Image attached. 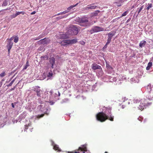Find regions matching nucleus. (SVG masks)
<instances>
[{
  "instance_id": "nucleus-1",
  "label": "nucleus",
  "mask_w": 153,
  "mask_h": 153,
  "mask_svg": "<svg viewBox=\"0 0 153 153\" xmlns=\"http://www.w3.org/2000/svg\"><path fill=\"white\" fill-rule=\"evenodd\" d=\"M107 111L108 113H107V111L105 113L103 112H99L96 115L97 120L101 122H103L105 121L107 119H109L111 121H113L114 120V116L110 115L111 113V109L108 108Z\"/></svg>"
},
{
  "instance_id": "nucleus-2",
  "label": "nucleus",
  "mask_w": 153,
  "mask_h": 153,
  "mask_svg": "<svg viewBox=\"0 0 153 153\" xmlns=\"http://www.w3.org/2000/svg\"><path fill=\"white\" fill-rule=\"evenodd\" d=\"M134 103H137L140 102L139 107H138V109L140 110H142L144 108H146L147 106L150 105L151 104V102H148L147 100L143 99H142L140 101H139L137 99H134Z\"/></svg>"
},
{
  "instance_id": "nucleus-3",
  "label": "nucleus",
  "mask_w": 153,
  "mask_h": 153,
  "mask_svg": "<svg viewBox=\"0 0 153 153\" xmlns=\"http://www.w3.org/2000/svg\"><path fill=\"white\" fill-rule=\"evenodd\" d=\"M36 92V94L39 98V100H41L45 98L44 97L43 92L40 89V87L38 86H36L33 89Z\"/></svg>"
},
{
  "instance_id": "nucleus-4",
  "label": "nucleus",
  "mask_w": 153,
  "mask_h": 153,
  "mask_svg": "<svg viewBox=\"0 0 153 153\" xmlns=\"http://www.w3.org/2000/svg\"><path fill=\"white\" fill-rule=\"evenodd\" d=\"M78 33V29L76 26L72 25L68 30L67 34L70 35H76Z\"/></svg>"
},
{
  "instance_id": "nucleus-5",
  "label": "nucleus",
  "mask_w": 153,
  "mask_h": 153,
  "mask_svg": "<svg viewBox=\"0 0 153 153\" xmlns=\"http://www.w3.org/2000/svg\"><path fill=\"white\" fill-rule=\"evenodd\" d=\"M79 25L83 27H89L91 25L88 19L85 18H82L79 19Z\"/></svg>"
},
{
  "instance_id": "nucleus-6",
  "label": "nucleus",
  "mask_w": 153,
  "mask_h": 153,
  "mask_svg": "<svg viewBox=\"0 0 153 153\" xmlns=\"http://www.w3.org/2000/svg\"><path fill=\"white\" fill-rule=\"evenodd\" d=\"M104 29L102 27L97 26H93L91 29L89 31L90 33L92 34L95 33L104 31Z\"/></svg>"
},
{
  "instance_id": "nucleus-7",
  "label": "nucleus",
  "mask_w": 153,
  "mask_h": 153,
  "mask_svg": "<svg viewBox=\"0 0 153 153\" xmlns=\"http://www.w3.org/2000/svg\"><path fill=\"white\" fill-rule=\"evenodd\" d=\"M77 42V41L76 39H74L71 40H64L61 42L60 43L62 45L65 46L67 45L76 43Z\"/></svg>"
},
{
  "instance_id": "nucleus-8",
  "label": "nucleus",
  "mask_w": 153,
  "mask_h": 153,
  "mask_svg": "<svg viewBox=\"0 0 153 153\" xmlns=\"http://www.w3.org/2000/svg\"><path fill=\"white\" fill-rule=\"evenodd\" d=\"M38 108L44 114H48L50 109L49 108H44L43 105H41L38 106Z\"/></svg>"
},
{
  "instance_id": "nucleus-9",
  "label": "nucleus",
  "mask_w": 153,
  "mask_h": 153,
  "mask_svg": "<svg viewBox=\"0 0 153 153\" xmlns=\"http://www.w3.org/2000/svg\"><path fill=\"white\" fill-rule=\"evenodd\" d=\"M87 144H85L81 146L79 148L78 150L81 151H83V153H89L88 152L87 148Z\"/></svg>"
},
{
  "instance_id": "nucleus-10",
  "label": "nucleus",
  "mask_w": 153,
  "mask_h": 153,
  "mask_svg": "<svg viewBox=\"0 0 153 153\" xmlns=\"http://www.w3.org/2000/svg\"><path fill=\"white\" fill-rule=\"evenodd\" d=\"M49 93L50 95H53L54 97L59 96L60 95V92L57 90H55L54 91L52 90L49 92Z\"/></svg>"
},
{
  "instance_id": "nucleus-11",
  "label": "nucleus",
  "mask_w": 153,
  "mask_h": 153,
  "mask_svg": "<svg viewBox=\"0 0 153 153\" xmlns=\"http://www.w3.org/2000/svg\"><path fill=\"white\" fill-rule=\"evenodd\" d=\"M50 42V40L48 39L45 38L40 40L39 41V43L41 44H47Z\"/></svg>"
},
{
  "instance_id": "nucleus-12",
  "label": "nucleus",
  "mask_w": 153,
  "mask_h": 153,
  "mask_svg": "<svg viewBox=\"0 0 153 153\" xmlns=\"http://www.w3.org/2000/svg\"><path fill=\"white\" fill-rule=\"evenodd\" d=\"M49 62L50 64L51 65V67L52 68H54L56 66L55 63V59L52 57L49 59Z\"/></svg>"
},
{
  "instance_id": "nucleus-13",
  "label": "nucleus",
  "mask_w": 153,
  "mask_h": 153,
  "mask_svg": "<svg viewBox=\"0 0 153 153\" xmlns=\"http://www.w3.org/2000/svg\"><path fill=\"white\" fill-rule=\"evenodd\" d=\"M94 4H92L90 5H88L86 7L84 8L85 10H87L89 9H95L97 7V6L95 5H94Z\"/></svg>"
},
{
  "instance_id": "nucleus-14",
  "label": "nucleus",
  "mask_w": 153,
  "mask_h": 153,
  "mask_svg": "<svg viewBox=\"0 0 153 153\" xmlns=\"http://www.w3.org/2000/svg\"><path fill=\"white\" fill-rule=\"evenodd\" d=\"M13 42H12L10 41L8 42V43L7 45V47L9 53H10V50L13 46Z\"/></svg>"
},
{
  "instance_id": "nucleus-15",
  "label": "nucleus",
  "mask_w": 153,
  "mask_h": 153,
  "mask_svg": "<svg viewBox=\"0 0 153 153\" xmlns=\"http://www.w3.org/2000/svg\"><path fill=\"white\" fill-rule=\"evenodd\" d=\"M69 37V36L68 34H60L59 38L61 39H65Z\"/></svg>"
},
{
  "instance_id": "nucleus-16",
  "label": "nucleus",
  "mask_w": 153,
  "mask_h": 153,
  "mask_svg": "<svg viewBox=\"0 0 153 153\" xmlns=\"http://www.w3.org/2000/svg\"><path fill=\"white\" fill-rule=\"evenodd\" d=\"M92 69L94 70L99 69L100 68V66L96 64H92Z\"/></svg>"
},
{
  "instance_id": "nucleus-17",
  "label": "nucleus",
  "mask_w": 153,
  "mask_h": 153,
  "mask_svg": "<svg viewBox=\"0 0 153 153\" xmlns=\"http://www.w3.org/2000/svg\"><path fill=\"white\" fill-rule=\"evenodd\" d=\"M26 115V113L25 112H23V113L21 114L19 117V119L20 120L19 121H20L22 119L25 118Z\"/></svg>"
},
{
  "instance_id": "nucleus-18",
  "label": "nucleus",
  "mask_w": 153,
  "mask_h": 153,
  "mask_svg": "<svg viewBox=\"0 0 153 153\" xmlns=\"http://www.w3.org/2000/svg\"><path fill=\"white\" fill-rule=\"evenodd\" d=\"M146 43V42L145 41H142L140 42L139 44V46L142 48L145 45Z\"/></svg>"
},
{
  "instance_id": "nucleus-19",
  "label": "nucleus",
  "mask_w": 153,
  "mask_h": 153,
  "mask_svg": "<svg viewBox=\"0 0 153 153\" xmlns=\"http://www.w3.org/2000/svg\"><path fill=\"white\" fill-rule=\"evenodd\" d=\"M52 145H53V149L56 150H58V151H60V150L59 149L58 146L57 145H54V142H53L52 143Z\"/></svg>"
},
{
  "instance_id": "nucleus-20",
  "label": "nucleus",
  "mask_w": 153,
  "mask_h": 153,
  "mask_svg": "<svg viewBox=\"0 0 153 153\" xmlns=\"http://www.w3.org/2000/svg\"><path fill=\"white\" fill-rule=\"evenodd\" d=\"M152 65V62H149L148 64L147 67L146 68V70H149L150 68Z\"/></svg>"
},
{
  "instance_id": "nucleus-21",
  "label": "nucleus",
  "mask_w": 153,
  "mask_h": 153,
  "mask_svg": "<svg viewBox=\"0 0 153 153\" xmlns=\"http://www.w3.org/2000/svg\"><path fill=\"white\" fill-rule=\"evenodd\" d=\"M78 4V3H77V4H75L74 5H72L70 6V7H69L68 8L67 10H67V11H68V12H69L70 11V10L71 9H72L73 7L76 6Z\"/></svg>"
},
{
  "instance_id": "nucleus-22",
  "label": "nucleus",
  "mask_w": 153,
  "mask_h": 153,
  "mask_svg": "<svg viewBox=\"0 0 153 153\" xmlns=\"http://www.w3.org/2000/svg\"><path fill=\"white\" fill-rule=\"evenodd\" d=\"M146 89L147 91L149 92H150L151 91V87L150 84H149L146 87Z\"/></svg>"
},
{
  "instance_id": "nucleus-23",
  "label": "nucleus",
  "mask_w": 153,
  "mask_h": 153,
  "mask_svg": "<svg viewBox=\"0 0 153 153\" xmlns=\"http://www.w3.org/2000/svg\"><path fill=\"white\" fill-rule=\"evenodd\" d=\"M68 16V15H65V16H58V17H57L56 19H57V20H59L60 19H62L64 18H65L67 17V16Z\"/></svg>"
},
{
  "instance_id": "nucleus-24",
  "label": "nucleus",
  "mask_w": 153,
  "mask_h": 153,
  "mask_svg": "<svg viewBox=\"0 0 153 153\" xmlns=\"http://www.w3.org/2000/svg\"><path fill=\"white\" fill-rule=\"evenodd\" d=\"M115 32H111L109 33L108 34V36H111V37L112 38V37L114 35Z\"/></svg>"
},
{
  "instance_id": "nucleus-25",
  "label": "nucleus",
  "mask_w": 153,
  "mask_h": 153,
  "mask_svg": "<svg viewBox=\"0 0 153 153\" xmlns=\"http://www.w3.org/2000/svg\"><path fill=\"white\" fill-rule=\"evenodd\" d=\"M14 42L16 43L18 42L19 38L17 36H14Z\"/></svg>"
},
{
  "instance_id": "nucleus-26",
  "label": "nucleus",
  "mask_w": 153,
  "mask_h": 153,
  "mask_svg": "<svg viewBox=\"0 0 153 153\" xmlns=\"http://www.w3.org/2000/svg\"><path fill=\"white\" fill-rule=\"evenodd\" d=\"M112 38L111 37V36H108V38L107 39V41L106 42V45H108L110 42Z\"/></svg>"
},
{
  "instance_id": "nucleus-27",
  "label": "nucleus",
  "mask_w": 153,
  "mask_h": 153,
  "mask_svg": "<svg viewBox=\"0 0 153 153\" xmlns=\"http://www.w3.org/2000/svg\"><path fill=\"white\" fill-rule=\"evenodd\" d=\"M25 13L24 11H21V12H16V15H17V16L18 15H19L21 14H22V15H24L25 14Z\"/></svg>"
},
{
  "instance_id": "nucleus-28",
  "label": "nucleus",
  "mask_w": 153,
  "mask_h": 153,
  "mask_svg": "<svg viewBox=\"0 0 153 153\" xmlns=\"http://www.w3.org/2000/svg\"><path fill=\"white\" fill-rule=\"evenodd\" d=\"M143 7V6H142L138 8L137 9L138 10V14L142 10Z\"/></svg>"
},
{
  "instance_id": "nucleus-29",
  "label": "nucleus",
  "mask_w": 153,
  "mask_h": 153,
  "mask_svg": "<svg viewBox=\"0 0 153 153\" xmlns=\"http://www.w3.org/2000/svg\"><path fill=\"white\" fill-rule=\"evenodd\" d=\"M6 75L5 72L4 71L2 73L0 74V76L1 77H3Z\"/></svg>"
},
{
  "instance_id": "nucleus-30",
  "label": "nucleus",
  "mask_w": 153,
  "mask_h": 153,
  "mask_svg": "<svg viewBox=\"0 0 153 153\" xmlns=\"http://www.w3.org/2000/svg\"><path fill=\"white\" fill-rule=\"evenodd\" d=\"M8 4L7 1V0H4L3 2L2 5L6 6Z\"/></svg>"
},
{
  "instance_id": "nucleus-31",
  "label": "nucleus",
  "mask_w": 153,
  "mask_h": 153,
  "mask_svg": "<svg viewBox=\"0 0 153 153\" xmlns=\"http://www.w3.org/2000/svg\"><path fill=\"white\" fill-rule=\"evenodd\" d=\"M29 66V65L28 62V61H27L26 62L25 65V67H24V68H23V69L24 70L26 69L27 68V67L28 66Z\"/></svg>"
},
{
  "instance_id": "nucleus-32",
  "label": "nucleus",
  "mask_w": 153,
  "mask_h": 153,
  "mask_svg": "<svg viewBox=\"0 0 153 153\" xmlns=\"http://www.w3.org/2000/svg\"><path fill=\"white\" fill-rule=\"evenodd\" d=\"M128 11H125L124 13H123L122 14V15L121 16H120V17H122L126 16L127 14L128 13Z\"/></svg>"
},
{
  "instance_id": "nucleus-33",
  "label": "nucleus",
  "mask_w": 153,
  "mask_h": 153,
  "mask_svg": "<svg viewBox=\"0 0 153 153\" xmlns=\"http://www.w3.org/2000/svg\"><path fill=\"white\" fill-rule=\"evenodd\" d=\"M148 6L147 8V9L148 10L152 7V4H148Z\"/></svg>"
},
{
  "instance_id": "nucleus-34",
  "label": "nucleus",
  "mask_w": 153,
  "mask_h": 153,
  "mask_svg": "<svg viewBox=\"0 0 153 153\" xmlns=\"http://www.w3.org/2000/svg\"><path fill=\"white\" fill-rule=\"evenodd\" d=\"M100 11L99 10H97L95 11L94 13V15L95 16H97V15L98 13H99Z\"/></svg>"
},
{
  "instance_id": "nucleus-35",
  "label": "nucleus",
  "mask_w": 153,
  "mask_h": 153,
  "mask_svg": "<svg viewBox=\"0 0 153 153\" xmlns=\"http://www.w3.org/2000/svg\"><path fill=\"white\" fill-rule=\"evenodd\" d=\"M53 73L52 72H49L48 75V77H51L53 75Z\"/></svg>"
},
{
  "instance_id": "nucleus-36",
  "label": "nucleus",
  "mask_w": 153,
  "mask_h": 153,
  "mask_svg": "<svg viewBox=\"0 0 153 153\" xmlns=\"http://www.w3.org/2000/svg\"><path fill=\"white\" fill-rule=\"evenodd\" d=\"M16 15V13L14 14H13V15H11V18H14L16 17L17 16V15Z\"/></svg>"
},
{
  "instance_id": "nucleus-37",
  "label": "nucleus",
  "mask_w": 153,
  "mask_h": 153,
  "mask_svg": "<svg viewBox=\"0 0 153 153\" xmlns=\"http://www.w3.org/2000/svg\"><path fill=\"white\" fill-rule=\"evenodd\" d=\"M14 36H13L10 39H8V42H12L11 41L13 40V39H14Z\"/></svg>"
},
{
  "instance_id": "nucleus-38",
  "label": "nucleus",
  "mask_w": 153,
  "mask_h": 153,
  "mask_svg": "<svg viewBox=\"0 0 153 153\" xmlns=\"http://www.w3.org/2000/svg\"><path fill=\"white\" fill-rule=\"evenodd\" d=\"M61 13L62 14V15L68 13V11H67V10H66Z\"/></svg>"
},
{
  "instance_id": "nucleus-39",
  "label": "nucleus",
  "mask_w": 153,
  "mask_h": 153,
  "mask_svg": "<svg viewBox=\"0 0 153 153\" xmlns=\"http://www.w3.org/2000/svg\"><path fill=\"white\" fill-rule=\"evenodd\" d=\"M6 10H7V9H4V10H1V11H0V13H1V14L3 15L5 13V12H4V11Z\"/></svg>"
},
{
  "instance_id": "nucleus-40",
  "label": "nucleus",
  "mask_w": 153,
  "mask_h": 153,
  "mask_svg": "<svg viewBox=\"0 0 153 153\" xmlns=\"http://www.w3.org/2000/svg\"><path fill=\"white\" fill-rule=\"evenodd\" d=\"M44 115L43 114H42L41 115H38L37 117L40 118L42 117Z\"/></svg>"
},
{
  "instance_id": "nucleus-41",
  "label": "nucleus",
  "mask_w": 153,
  "mask_h": 153,
  "mask_svg": "<svg viewBox=\"0 0 153 153\" xmlns=\"http://www.w3.org/2000/svg\"><path fill=\"white\" fill-rule=\"evenodd\" d=\"M106 67L112 69V67L110 66H109L108 65L106 64Z\"/></svg>"
},
{
  "instance_id": "nucleus-42",
  "label": "nucleus",
  "mask_w": 153,
  "mask_h": 153,
  "mask_svg": "<svg viewBox=\"0 0 153 153\" xmlns=\"http://www.w3.org/2000/svg\"><path fill=\"white\" fill-rule=\"evenodd\" d=\"M127 99H128L126 98V97H124V98H123V102H124L125 100H127Z\"/></svg>"
},
{
  "instance_id": "nucleus-43",
  "label": "nucleus",
  "mask_w": 153,
  "mask_h": 153,
  "mask_svg": "<svg viewBox=\"0 0 153 153\" xmlns=\"http://www.w3.org/2000/svg\"><path fill=\"white\" fill-rule=\"evenodd\" d=\"M138 120H139L141 122L142 121V118L141 117H139L138 118Z\"/></svg>"
},
{
  "instance_id": "nucleus-44",
  "label": "nucleus",
  "mask_w": 153,
  "mask_h": 153,
  "mask_svg": "<svg viewBox=\"0 0 153 153\" xmlns=\"http://www.w3.org/2000/svg\"><path fill=\"white\" fill-rule=\"evenodd\" d=\"M12 84H13V83H11V82H10L9 84L7 85V87L10 86L12 85Z\"/></svg>"
},
{
  "instance_id": "nucleus-45",
  "label": "nucleus",
  "mask_w": 153,
  "mask_h": 153,
  "mask_svg": "<svg viewBox=\"0 0 153 153\" xmlns=\"http://www.w3.org/2000/svg\"><path fill=\"white\" fill-rule=\"evenodd\" d=\"M4 79H2V80L0 82L1 85H2L3 82L4 81Z\"/></svg>"
},
{
  "instance_id": "nucleus-46",
  "label": "nucleus",
  "mask_w": 153,
  "mask_h": 153,
  "mask_svg": "<svg viewBox=\"0 0 153 153\" xmlns=\"http://www.w3.org/2000/svg\"><path fill=\"white\" fill-rule=\"evenodd\" d=\"M62 15V13H58V14H57L55 15L54 16H56L59 15Z\"/></svg>"
},
{
  "instance_id": "nucleus-47",
  "label": "nucleus",
  "mask_w": 153,
  "mask_h": 153,
  "mask_svg": "<svg viewBox=\"0 0 153 153\" xmlns=\"http://www.w3.org/2000/svg\"><path fill=\"white\" fill-rule=\"evenodd\" d=\"M16 79V78H15L14 79H13L11 82L13 84V83L14 82Z\"/></svg>"
},
{
  "instance_id": "nucleus-48",
  "label": "nucleus",
  "mask_w": 153,
  "mask_h": 153,
  "mask_svg": "<svg viewBox=\"0 0 153 153\" xmlns=\"http://www.w3.org/2000/svg\"><path fill=\"white\" fill-rule=\"evenodd\" d=\"M107 45H106H106H105L104 46V47H103V48L105 49V48H106L107 47Z\"/></svg>"
},
{
  "instance_id": "nucleus-49",
  "label": "nucleus",
  "mask_w": 153,
  "mask_h": 153,
  "mask_svg": "<svg viewBox=\"0 0 153 153\" xmlns=\"http://www.w3.org/2000/svg\"><path fill=\"white\" fill-rule=\"evenodd\" d=\"M35 13H36V12H35V11H34L33 12H32V13H31V15H33V14H35Z\"/></svg>"
},
{
  "instance_id": "nucleus-50",
  "label": "nucleus",
  "mask_w": 153,
  "mask_h": 153,
  "mask_svg": "<svg viewBox=\"0 0 153 153\" xmlns=\"http://www.w3.org/2000/svg\"><path fill=\"white\" fill-rule=\"evenodd\" d=\"M11 105H12V107L13 108H14V105L13 103H12L11 104Z\"/></svg>"
},
{
  "instance_id": "nucleus-51",
  "label": "nucleus",
  "mask_w": 153,
  "mask_h": 153,
  "mask_svg": "<svg viewBox=\"0 0 153 153\" xmlns=\"http://www.w3.org/2000/svg\"><path fill=\"white\" fill-rule=\"evenodd\" d=\"M50 104L51 105H53V103H54V102H50Z\"/></svg>"
},
{
  "instance_id": "nucleus-52",
  "label": "nucleus",
  "mask_w": 153,
  "mask_h": 153,
  "mask_svg": "<svg viewBox=\"0 0 153 153\" xmlns=\"http://www.w3.org/2000/svg\"><path fill=\"white\" fill-rule=\"evenodd\" d=\"M121 107L122 109H123L125 107V106L124 105H122L121 106Z\"/></svg>"
},
{
  "instance_id": "nucleus-53",
  "label": "nucleus",
  "mask_w": 153,
  "mask_h": 153,
  "mask_svg": "<svg viewBox=\"0 0 153 153\" xmlns=\"http://www.w3.org/2000/svg\"><path fill=\"white\" fill-rule=\"evenodd\" d=\"M14 89H15V87L11 88L10 90H11V91H13V90H14Z\"/></svg>"
},
{
  "instance_id": "nucleus-54",
  "label": "nucleus",
  "mask_w": 153,
  "mask_h": 153,
  "mask_svg": "<svg viewBox=\"0 0 153 153\" xmlns=\"http://www.w3.org/2000/svg\"><path fill=\"white\" fill-rule=\"evenodd\" d=\"M130 20V19H128L127 21V22H128Z\"/></svg>"
},
{
  "instance_id": "nucleus-55",
  "label": "nucleus",
  "mask_w": 153,
  "mask_h": 153,
  "mask_svg": "<svg viewBox=\"0 0 153 153\" xmlns=\"http://www.w3.org/2000/svg\"><path fill=\"white\" fill-rule=\"evenodd\" d=\"M121 4L117 5V6L118 7L120 6H121Z\"/></svg>"
},
{
  "instance_id": "nucleus-56",
  "label": "nucleus",
  "mask_w": 153,
  "mask_h": 153,
  "mask_svg": "<svg viewBox=\"0 0 153 153\" xmlns=\"http://www.w3.org/2000/svg\"><path fill=\"white\" fill-rule=\"evenodd\" d=\"M13 77H14V76H13V77H12L11 79H10V80H11L13 78Z\"/></svg>"
},
{
  "instance_id": "nucleus-57",
  "label": "nucleus",
  "mask_w": 153,
  "mask_h": 153,
  "mask_svg": "<svg viewBox=\"0 0 153 153\" xmlns=\"http://www.w3.org/2000/svg\"><path fill=\"white\" fill-rule=\"evenodd\" d=\"M29 111L30 112H31V111H32L31 110V109H29Z\"/></svg>"
},
{
  "instance_id": "nucleus-58",
  "label": "nucleus",
  "mask_w": 153,
  "mask_h": 153,
  "mask_svg": "<svg viewBox=\"0 0 153 153\" xmlns=\"http://www.w3.org/2000/svg\"><path fill=\"white\" fill-rule=\"evenodd\" d=\"M74 153H80L79 152H75Z\"/></svg>"
},
{
  "instance_id": "nucleus-59",
  "label": "nucleus",
  "mask_w": 153,
  "mask_h": 153,
  "mask_svg": "<svg viewBox=\"0 0 153 153\" xmlns=\"http://www.w3.org/2000/svg\"><path fill=\"white\" fill-rule=\"evenodd\" d=\"M130 103L129 102H128V104H129Z\"/></svg>"
},
{
  "instance_id": "nucleus-60",
  "label": "nucleus",
  "mask_w": 153,
  "mask_h": 153,
  "mask_svg": "<svg viewBox=\"0 0 153 153\" xmlns=\"http://www.w3.org/2000/svg\"><path fill=\"white\" fill-rule=\"evenodd\" d=\"M121 17H119L118 18H117V19H119L120 18H121Z\"/></svg>"
},
{
  "instance_id": "nucleus-61",
  "label": "nucleus",
  "mask_w": 153,
  "mask_h": 153,
  "mask_svg": "<svg viewBox=\"0 0 153 153\" xmlns=\"http://www.w3.org/2000/svg\"><path fill=\"white\" fill-rule=\"evenodd\" d=\"M25 127H27V125H25Z\"/></svg>"
},
{
  "instance_id": "nucleus-62",
  "label": "nucleus",
  "mask_w": 153,
  "mask_h": 153,
  "mask_svg": "<svg viewBox=\"0 0 153 153\" xmlns=\"http://www.w3.org/2000/svg\"><path fill=\"white\" fill-rule=\"evenodd\" d=\"M105 153H107V152H105Z\"/></svg>"
}]
</instances>
